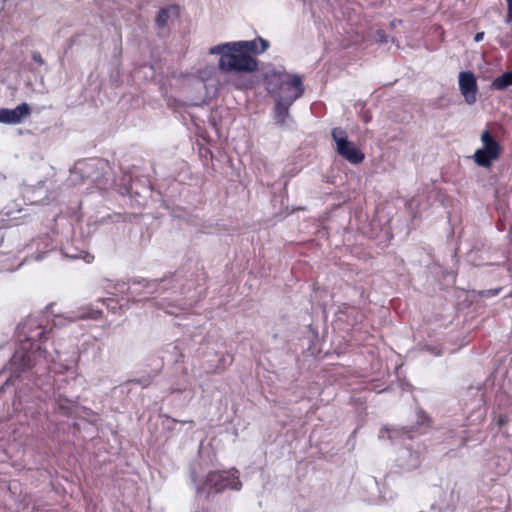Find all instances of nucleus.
Segmentation results:
<instances>
[{
  "label": "nucleus",
  "mask_w": 512,
  "mask_h": 512,
  "mask_svg": "<svg viewBox=\"0 0 512 512\" xmlns=\"http://www.w3.org/2000/svg\"><path fill=\"white\" fill-rule=\"evenodd\" d=\"M269 42L261 37L253 40L225 42L209 48L210 55H219L218 67L226 73H252L258 68V61L252 56L264 53Z\"/></svg>",
  "instance_id": "f257e3e1"
},
{
  "label": "nucleus",
  "mask_w": 512,
  "mask_h": 512,
  "mask_svg": "<svg viewBox=\"0 0 512 512\" xmlns=\"http://www.w3.org/2000/svg\"><path fill=\"white\" fill-rule=\"evenodd\" d=\"M265 82L275 102V120L284 127L290 120V107L304 93L302 78L285 70H271L265 74Z\"/></svg>",
  "instance_id": "f03ea898"
},
{
  "label": "nucleus",
  "mask_w": 512,
  "mask_h": 512,
  "mask_svg": "<svg viewBox=\"0 0 512 512\" xmlns=\"http://www.w3.org/2000/svg\"><path fill=\"white\" fill-rule=\"evenodd\" d=\"M48 344V337L43 332L30 335L14 353L11 364L25 369L35 365L40 358L53 360L47 349Z\"/></svg>",
  "instance_id": "7ed1b4c3"
},
{
  "label": "nucleus",
  "mask_w": 512,
  "mask_h": 512,
  "mask_svg": "<svg viewBox=\"0 0 512 512\" xmlns=\"http://www.w3.org/2000/svg\"><path fill=\"white\" fill-rule=\"evenodd\" d=\"M242 483L236 469L214 471L207 474L201 483L196 484V490L202 493H219L225 489L239 491Z\"/></svg>",
  "instance_id": "20e7f679"
},
{
  "label": "nucleus",
  "mask_w": 512,
  "mask_h": 512,
  "mask_svg": "<svg viewBox=\"0 0 512 512\" xmlns=\"http://www.w3.org/2000/svg\"><path fill=\"white\" fill-rule=\"evenodd\" d=\"M480 139L482 147L474 152L472 158L478 166L489 168L499 159L501 146L488 130L483 131Z\"/></svg>",
  "instance_id": "39448f33"
},
{
  "label": "nucleus",
  "mask_w": 512,
  "mask_h": 512,
  "mask_svg": "<svg viewBox=\"0 0 512 512\" xmlns=\"http://www.w3.org/2000/svg\"><path fill=\"white\" fill-rule=\"evenodd\" d=\"M332 137L336 144L337 153L352 164L361 163L364 153L351 141L348 140L346 132L341 128L332 130Z\"/></svg>",
  "instance_id": "423d86ee"
},
{
  "label": "nucleus",
  "mask_w": 512,
  "mask_h": 512,
  "mask_svg": "<svg viewBox=\"0 0 512 512\" xmlns=\"http://www.w3.org/2000/svg\"><path fill=\"white\" fill-rule=\"evenodd\" d=\"M458 86L461 95L467 105H473L477 101L478 84L472 71H462L458 74Z\"/></svg>",
  "instance_id": "0eeeda50"
},
{
  "label": "nucleus",
  "mask_w": 512,
  "mask_h": 512,
  "mask_svg": "<svg viewBox=\"0 0 512 512\" xmlns=\"http://www.w3.org/2000/svg\"><path fill=\"white\" fill-rule=\"evenodd\" d=\"M31 113L27 103H22L14 109H0V123L18 124L27 118Z\"/></svg>",
  "instance_id": "6e6552de"
},
{
  "label": "nucleus",
  "mask_w": 512,
  "mask_h": 512,
  "mask_svg": "<svg viewBox=\"0 0 512 512\" xmlns=\"http://www.w3.org/2000/svg\"><path fill=\"white\" fill-rule=\"evenodd\" d=\"M399 467L404 470H412L419 466L420 455L417 452H412L408 449L402 450L397 459Z\"/></svg>",
  "instance_id": "1a4fd4ad"
},
{
  "label": "nucleus",
  "mask_w": 512,
  "mask_h": 512,
  "mask_svg": "<svg viewBox=\"0 0 512 512\" xmlns=\"http://www.w3.org/2000/svg\"><path fill=\"white\" fill-rule=\"evenodd\" d=\"M510 86H512V71L505 72L501 76L495 78L490 85V89L495 91H504Z\"/></svg>",
  "instance_id": "9d476101"
},
{
  "label": "nucleus",
  "mask_w": 512,
  "mask_h": 512,
  "mask_svg": "<svg viewBox=\"0 0 512 512\" xmlns=\"http://www.w3.org/2000/svg\"><path fill=\"white\" fill-rule=\"evenodd\" d=\"M172 11H174V7L164 8L159 11L156 19L157 25L159 27H165L167 25L170 13Z\"/></svg>",
  "instance_id": "9b49d317"
},
{
  "label": "nucleus",
  "mask_w": 512,
  "mask_h": 512,
  "mask_svg": "<svg viewBox=\"0 0 512 512\" xmlns=\"http://www.w3.org/2000/svg\"><path fill=\"white\" fill-rule=\"evenodd\" d=\"M395 431L394 430H390V429H382L381 432H380V435L379 437L380 438H384V437H388V438H393L392 434L394 433Z\"/></svg>",
  "instance_id": "f8f14e48"
},
{
  "label": "nucleus",
  "mask_w": 512,
  "mask_h": 512,
  "mask_svg": "<svg viewBox=\"0 0 512 512\" xmlns=\"http://www.w3.org/2000/svg\"><path fill=\"white\" fill-rule=\"evenodd\" d=\"M508 5V11H507V17L506 22H512V1L507 3Z\"/></svg>",
  "instance_id": "ddd939ff"
},
{
  "label": "nucleus",
  "mask_w": 512,
  "mask_h": 512,
  "mask_svg": "<svg viewBox=\"0 0 512 512\" xmlns=\"http://www.w3.org/2000/svg\"><path fill=\"white\" fill-rule=\"evenodd\" d=\"M32 59H33L36 63H38V64H40V65H43V64H44V60H43V58L41 57V55H40L39 53H34V54L32 55Z\"/></svg>",
  "instance_id": "4468645a"
},
{
  "label": "nucleus",
  "mask_w": 512,
  "mask_h": 512,
  "mask_svg": "<svg viewBox=\"0 0 512 512\" xmlns=\"http://www.w3.org/2000/svg\"><path fill=\"white\" fill-rule=\"evenodd\" d=\"M484 38V32H478L475 37H474V40L475 42H480L482 41Z\"/></svg>",
  "instance_id": "2eb2a0df"
},
{
  "label": "nucleus",
  "mask_w": 512,
  "mask_h": 512,
  "mask_svg": "<svg viewBox=\"0 0 512 512\" xmlns=\"http://www.w3.org/2000/svg\"><path fill=\"white\" fill-rule=\"evenodd\" d=\"M77 317H78V316H76V315H75V316H72V317H70V320H74V319H76Z\"/></svg>",
  "instance_id": "dca6fc26"
},
{
  "label": "nucleus",
  "mask_w": 512,
  "mask_h": 512,
  "mask_svg": "<svg viewBox=\"0 0 512 512\" xmlns=\"http://www.w3.org/2000/svg\"><path fill=\"white\" fill-rule=\"evenodd\" d=\"M167 312H168L169 314H174V311H172V310H167Z\"/></svg>",
  "instance_id": "f3484780"
},
{
  "label": "nucleus",
  "mask_w": 512,
  "mask_h": 512,
  "mask_svg": "<svg viewBox=\"0 0 512 512\" xmlns=\"http://www.w3.org/2000/svg\"><path fill=\"white\" fill-rule=\"evenodd\" d=\"M506 1H507V3H508V2H512V0H506Z\"/></svg>",
  "instance_id": "a211bd4d"
}]
</instances>
